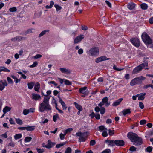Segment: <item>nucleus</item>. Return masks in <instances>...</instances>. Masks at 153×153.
Masks as SVG:
<instances>
[{
	"label": "nucleus",
	"mask_w": 153,
	"mask_h": 153,
	"mask_svg": "<svg viewBox=\"0 0 153 153\" xmlns=\"http://www.w3.org/2000/svg\"><path fill=\"white\" fill-rule=\"evenodd\" d=\"M127 136L131 141L133 143V145L139 146L142 144V139L139 137L137 134L130 132L127 134Z\"/></svg>",
	"instance_id": "1"
},
{
	"label": "nucleus",
	"mask_w": 153,
	"mask_h": 153,
	"mask_svg": "<svg viewBox=\"0 0 153 153\" xmlns=\"http://www.w3.org/2000/svg\"><path fill=\"white\" fill-rule=\"evenodd\" d=\"M50 97L48 96L45 97L43 102L40 103L39 106V111L43 112L45 110H50L51 109V107L49 104V100Z\"/></svg>",
	"instance_id": "2"
},
{
	"label": "nucleus",
	"mask_w": 153,
	"mask_h": 153,
	"mask_svg": "<svg viewBox=\"0 0 153 153\" xmlns=\"http://www.w3.org/2000/svg\"><path fill=\"white\" fill-rule=\"evenodd\" d=\"M89 134V132H85L83 133L79 132L76 133V136L79 137V140L80 142H85Z\"/></svg>",
	"instance_id": "3"
},
{
	"label": "nucleus",
	"mask_w": 153,
	"mask_h": 153,
	"mask_svg": "<svg viewBox=\"0 0 153 153\" xmlns=\"http://www.w3.org/2000/svg\"><path fill=\"white\" fill-rule=\"evenodd\" d=\"M148 66V63L147 62H145L142 63L138 66L136 67L132 71L133 74H136L139 72L141 71L142 69L144 68L145 69H148V68H145V66Z\"/></svg>",
	"instance_id": "4"
},
{
	"label": "nucleus",
	"mask_w": 153,
	"mask_h": 153,
	"mask_svg": "<svg viewBox=\"0 0 153 153\" xmlns=\"http://www.w3.org/2000/svg\"><path fill=\"white\" fill-rule=\"evenodd\" d=\"M142 38L143 42L146 44H150L152 42V39L145 32L142 34Z\"/></svg>",
	"instance_id": "5"
},
{
	"label": "nucleus",
	"mask_w": 153,
	"mask_h": 153,
	"mask_svg": "<svg viewBox=\"0 0 153 153\" xmlns=\"http://www.w3.org/2000/svg\"><path fill=\"white\" fill-rule=\"evenodd\" d=\"M145 78L142 76L136 78L132 80L130 83L131 86H134L136 84H140L142 82V80H144Z\"/></svg>",
	"instance_id": "6"
},
{
	"label": "nucleus",
	"mask_w": 153,
	"mask_h": 153,
	"mask_svg": "<svg viewBox=\"0 0 153 153\" xmlns=\"http://www.w3.org/2000/svg\"><path fill=\"white\" fill-rule=\"evenodd\" d=\"M99 50L97 47H94L91 48L89 51V53L91 56L95 55L99 52Z\"/></svg>",
	"instance_id": "7"
},
{
	"label": "nucleus",
	"mask_w": 153,
	"mask_h": 153,
	"mask_svg": "<svg viewBox=\"0 0 153 153\" xmlns=\"http://www.w3.org/2000/svg\"><path fill=\"white\" fill-rule=\"evenodd\" d=\"M27 38L25 37L18 36H16L15 37L12 38L11 40L13 42H15L16 41L19 42L22 40H25Z\"/></svg>",
	"instance_id": "8"
},
{
	"label": "nucleus",
	"mask_w": 153,
	"mask_h": 153,
	"mask_svg": "<svg viewBox=\"0 0 153 153\" xmlns=\"http://www.w3.org/2000/svg\"><path fill=\"white\" fill-rule=\"evenodd\" d=\"M84 38V36L83 35H80L77 36L74 40V43L77 44L80 42Z\"/></svg>",
	"instance_id": "9"
},
{
	"label": "nucleus",
	"mask_w": 153,
	"mask_h": 153,
	"mask_svg": "<svg viewBox=\"0 0 153 153\" xmlns=\"http://www.w3.org/2000/svg\"><path fill=\"white\" fill-rule=\"evenodd\" d=\"M131 40L132 43L135 46L138 47L140 45L139 41L138 39H131Z\"/></svg>",
	"instance_id": "10"
},
{
	"label": "nucleus",
	"mask_w": 153,
	"mask_h": 153,
	"mask_svg": "<svg viewBox=\"0 0 153 153\" xmlns=\"http://www.w3.org/2000/svg\"><path fill=\"white\" fill-rule=\"evenodd\" d=\"M105 142L107 143L108 145L112 146H114L116 143L115 140H107L105 141Z\"/></svg>",
	"instance_id": "11"
},
{
	"label": "nucleus",
	"mask_w": 153,
	"mask_h": 153,
	"mask_svg": "<svg viewBox=\"0 0 153 153\" xmlns=\"http://www.w3.org/2000/svg\"><path fill=\"white\" fill-rule=\"evenodd\" d=\"M32 99L35 100H37L41 99V96L37 94L33 93L32 94Z\"/></svg>",
	"instance_id": "12"
},
{
	"label": "nucleus",
	"mask_w": 153,
	"mask_h": 153,
	"mask_svg": "<svg viewBox=\"0 0 153 153\" xmlns=\"http://www.w3.org/2000/svg\"><path fill=\"white\" fill-rule=\"evenodd\" d=\"M115 143L117 146H121L124 145V142L122 140H115Z\"/></svg>",
	"instance_id": "13"
},
{
	"label": "nucleus",
	"mask_w": 153,
	"mask_h": 153,
	"mask_svg": "<svg viewBox=\"0 0 153 153\" xmlns=\"http://www.w3.org/2000/svg\"><path fill=\"white\" fill-rule=\"evenodd\" d=\"M48 144L45 146H43V147H45L46 148L49 149L52 147V146L55 145L56 144L55 143L52 142L51 140H48Z\"/></svg>",
	"instance_id": "14"
},
{
	"label": "nucleus",
	"mask_w": 153,
	"mask_h": 153,
	"mask_svg": "<svg viewBox=\"0 0 153 153\" xmlns=\"http://www.w3.org/2000/svg\"><path fill=\"white\" fill-rule=\"evenodd\" d=\"M60 71L63 73H65L67 74H70L71 73L70 70L68 69L65 68H60L59 69Z\"/></svg>",
	"instance_id": "15"
},
{
	"label": "nucleus",
	"mask_w": 153,
	"mask_h": 153,
	"mask_svg": "<svg viewBox=\"0 0 153 153\" xmlns=\"http://www.w3.org/2000/svg\"><path fill=\"white\" fill-rule=\"evenodd\" d=\"M146 94V93H142L141 94H137L138 95V100H143L145 98V96Z\"/></svg>",
	"instance_id": "16"
},
{
	"label": "nucleus",
	"mask_w": 153,
	"mask_h": 153,
	"mask_svg": "<svg viewBox=\"0 0 153 153\" xmlns=\"http://www.w3.org/2000/svg\"><path fill=\"white\" fill-rule=\"evenodd\" d=\"M123 100V98H121L117 100L116 101L114 102L112 104V105L114 106H116L119 105Z\"/></svg>",
	"instance_id": "17"
},
{
	"label": "nucleus",
	"mask_w": 153,
	"mask_h": 153,
	"mask_svg": "<svg viewBox=\"0 0 153 153\" xmlns=\"http://www.w3.org/2000/svg\"><path fill=\"white\" fill-rule=\"evenodd\" d=\"M108 99L107 97H104L102 100V102L105 104V106L107 107L109 106L110 105V102H108Z\"/></svg>",
	"instance_id": "18"
},
{
	"label": "nucleus",
	"mask_w": 153,
	"mask_h": 153,
	"mask_svg": "<svg viewBox=\"0 0 153 153\" xmlns=\"http://www.w3.org/2000/svg\"><path fill=\"white\" fill-rule=\"evenodd\" d=\"M135 7V4L131 2L129 3L127 5V7L130 10L134 9Z\"/></svg>",
	"instance_id": "19"
},
{
	"label": "nucleus",
	"mask_w": 153,
	"mask_h": 153,
	"mask_svg": "<svg viewBox=\"0 0 153 153\" xmlns=\"http://www.w3.org/2000/svg\"><path fill=\"white\" fill-rule=\"evenodd\" d=\"M122 113L124 116L126 115L127 114H130L131 113L130 109H124L122 111Z\"/></svg>",
	"instance_id": "20"
},
{
	"label": "nucleus",
	"mask_w": 153,
	"mask_h": 153,
	"mask_svg": "<svg viewBox=\"0 0 153 153\" xmlns=\"http://www.w3.org/2000/svg\"><path fill=\"white\" fill-rule=\"evenodd\" d=\"M35 82H31L27 84L28 88L30 89H31L33 88V86L35 85Z\"/></svg>",
	"instance_id": "21"
},
{
	"label": "nucleus",
	"mask_w": 153,
	"mask_h": 153,
	"mask_svg": "<svg viewBox=\"0 0 153 153\" xmlns=\"http://www.w3.org/2000/svg\"><path fill=\"white\" fill-rule=\"evenodd\" d=\"M40 88V85L39 82H37L35 84L34 87V89L35 91L38 92Z\"/></svg>",
	"instance_id": "22"
},
{
	"label": "nucleus",
	"mask_w": 153,
	"mask_h": 153,
	"mask_svg": "<svg viewBox=\"0 0 153 153\" xmlns=\"http://www.w3.org/2000/svg\"><path fill=\"white\" fill-rule=\"evenodd\" d=\"M74 104L76 107V108L79 111H82V107L78 104L76 102L74 103Z\"/></svg>",
	"instance_id": "23"
},
{
	"label": "nucleus",
	"mask_w": 153,
	"mask_h": 153,
	"mask_svg": "<svg viewBox=\"0 0 153 153\" xmlns=\"http://www.w3.org/2000/svg\"><path fill=\"white\" fill-rule=\"evenodd\" d=\"M0 72L1 71L10 72V70L4 67H0Z\"/></svg>",
	"instance_id": "24"
},
{
	"label": "nucleus",
	"mask_w": 153,
	"mask_h": 153,
	"mask_svg": "<svg viewBox=\"0 0 153 153\" xmlns=\"http://www.w3.org/2000/svg\"><path fill=\"white\" fill-rule=\"evenodd\" d=\"M86 89V87H84L82 88H81L79 89V91L80 93L85 94L86 92L85 90Z\"/></svg>",
	"instance_id": "25"
},
{
	"label": "nucleus",
	"mask_w": 153,
	"mask_h": 153,
	"mask_svg": "<svg viewBox=\"0 0 153 153\" xmlns=\"http://www.w3.org/2000/svg\"><path fill=\"white\" fill-rule=\"evenodd\" d=\"M49 30H46L42 31L39 34V37H41L44 35L46 33H48L49 32Z\"/></svg>",
	"instance_id": "26"
},
{
	"label": "nucleus",
	"mask_w": 153,
	"mask_h": 153,
	"mask_svg": "<svg viewBox=\"0 0 153 153\" xmlns=\"http://www.w3.org/2000/svg\"><path fill=\"white\" fill-rule=\"evenodd\" d=\"M25 129L28 131H33L35 129L34 126H29L27 127H25Z\"/></svg>",
	"instance_id": "27"
},
{
	"label": "nucleus",
	"mask_w": 153,
	"mask_h": 153,
	"mask_svg": "<svg viewBox=\"0 0 153 153\" xmlns=\"http://www.w3.org/2000/svg\"><path fill=\"white\" fill-rule=\"evenodd\" d=\"M148 7L147 4L145 3H143L141 5V8L143 10H146Z\"/></svg>",
	"instance_id": "28"
},
{
	"label": "nucleus",
	"mask_w": 153,
	"mask_h": 153,
	"mask_svg": "<svg viewBox=\"0 0 153 153\" xmlns=\"http://www.w3.org/2000/svg\"><path fill=\"white\" fill-rule=\"evenodd\" d=\"M10 110V108L6 106L4 108L3 111L4 113H6V112L9 111Z\"/></svg>",
	"instance_id": "29"
},
{
	"label": "nucleus",
	"mask_w": 153,
	"mask_h": 153,
	"mask_svg": "<svg viewBox=\"0 0 153 153\" xmlns=\"http://www.w3.org/2000/svg\"><path fill=\"white\" fill-rule=\"evenodd\" d=\"M16 123L19 125H21L23 123L22 120L19 118H16Z\"/></svg>",
	"instance_id": "30"
},
{
	"label": "nucleus",
	"mask_w": 153,
	"mask_h": 153,
	"mask_svg": "<svg viewBox=\"0 0 153 153\" xmlns=\"http://www.w3.org/2000/svg\"><path fill=\"white\" fill-rule=\"evenodd\" d=\"M107 129H105V130L103 131L102 135L104 137H106L108 135Z\"/></svg>",
	"instance_id": "31"
},
{
	"label": "nucleus",
	"mask_w": 153,
	"mask_h": 153,
	"mask_svg": "<svg viewBox=\"0 0 153 153\" xmlns=\"http://www.w3.org/2000/svg\"><path fill=\"white\" fill-rule=\"evenodd\" d=\"M32 139V138L30 137H25L24 139L25 142H29Z\"/></svg>",
	"instance_id": "32"
},
{
	"label": "nucleus",
	"mask_w": 153,
	"mask_h": 153,
	"mask_svg": "<svg viewBox=\"0 0 153 153\" xmlns=\"http://www.w3.org/2000/svg\"><path fill=\"white\" fill-rule=\"evenodd\" d=\"M66 144V142H63L61 143H60L59 144H57L56 145V147L57 148H59L61 146H63L65 145Z\"/></svg>",
	"instance_id": "33"
},
{
	"label": "nucleus",
	"mask_w": 153,
	"mask_h": 153,
	"mask_svg": "<svg viewBox=\"0 0 153 153\" xmlns=\"http://www.w3.org/2000/svg\"><path fill=\"white\" fill-rule=\"evenodd\" d=\"M22 134H16L14 136V138L15 139L17 140L21 138L22 137Z\"/></svg>",
	"instance_id": "34"
},
{
	"label": "nucleus",
	"mask_w": 153,
	"mask_h": 153,
	"mask_svg": "<svg viewBox=\"0 0 153 153\" xmlns=\"http://www.w3.org/2000/svg\"><path fill=\"white\" fill-rule=\"evenodd\" d=\"M36 149L38 153H43L45 151V149H41L37 148Z\"/></svg>",
	"instance_id": "35"
},
{
	"label": "nucleus",
	"mask_w": 153,
	"mask_h": 153,
	"mask_svg": "<svg viewBox=\"0 0 153 153\" xmlns=\"http://www.w3.org/2000/svg\"><path fill=\"white\" fill-rule=\"evenodd\" d=\"M71 149L70 147H68L66 149L65 152V153H71Z\"/></svg>",
	"instance_id": "36"
},
{
	"label": "nucleus",
	"mask_w": 153,
	"mask_h": 153,
	"mask_svg": "<svg viewBox=\"0 0 153 153\" xmlns=\"http://www.w3.org/2000/svg\"><path fill=\"white\" fill-rule=\"evenodd\" d=\"M9 10L11 12H13L16 11L17 9L16 7H13L10 8L9 9Z\"/></svg>",
	"instance_id": "37"
},
{
	"label": "nucleus",
	"mask_w": 153,
	"mask_h": 153,
	"mask_svg": "<svg viewBox=\"0 0 153 153\" xmlns=\"http://www.w3.org/2000/svg\"><path fill=\"white\" fill-rule=\"evenodd\" d=\"M59 116L58 114H56V115H54L53 117V120L54 122H56L57 119L58 118Z\"/></svg>",
	"instance_id": "38"
},
{
	"label": "nucleus",
	"mask_w": 153,
	"mask_h": 153,
	"mask_svg": "<svg viewBox=\"0 0 153 153\" xmlns=\"http://www.w3.org/2000/svg\"><path fill=\"white\" fill-rule=\"evenodd\" d=\"M96 141L94 140H91L90 142V146H93L95 145L96 144Z\"/></svg>",
	"instance_id": "39"
},
{
	"label": "nucleus",
	"mask_w": 153,
	"mask_h": 153,
	"mask_svg": "<svg viewBox=\"0 0 153 153\" xmlns=\"http://www.w3.org/2000/svg\"><path fill=\"white\" fill-rule=\"evenodd\" d=\"M99 129L100 131H103L105 130V129H107L106 128H105V127L104 126H100L99 127Z\"/></svg>",
	"instance_id": "40"
},
{
	"label": "nucleus",
	"mask_w": 153,
	"mask_h": 153,
	"mask_svg": "<svg viewBox=\"0 0 153 153\" xmlns=\"http://www.w3.org/2000/svg\"><path fill=\"white\" fill-rule=\"evenodd\" d=\"M64 82L65 84L66 85H71V83L68 80L65 79Z\"/></svg>",
	"instance_id": "41"
},
{
	"label": "nucleus",
	"mask_w": 153,
	"mask_h": 153,
	"mask_svg": "<svg viewBox=\"0 0 153 153\" xmlns=\"http://www.w3.org/2000/svg\"><path fill=\"white\" fill-rule=\"evenodd\" d=\"M113 68L114 70H116L118 71H120L124 69V68H117L116 66L115 65H114Z\"/></svg>",
	"instance_id": "42"
},
{
	"label": "nucleus",
	"mask_w": 153,
	"mask_h": 153,
	"mask_svg": "<svg viewBox=\"0 0 153 153\" xmlns=\"http://www.w3.org/2000/svg\"><path fill=\"white\" fill-rule=\"evenodd\" d=\"M54 6L55 7L57 11H58L62 9V7L56 4Z\"/></svg>",
	"instance_id": "43"
},
{
	"label": "nucleus",
	"mask_w": 153,
	"mask_h": 153,
	"mask_svg": "<svg viewBox=\"0 0 153 153\" xmlns=\"http://www.w3.org/2000/svg\"><path fill=\"white\" fill-rule=\"evenodd\" d=\"M1 85L2 86H4V88H5V86L7 85V83L6 80L3 81V82H2V84H1Z\"/></svg>",
	"instance_id": "44"
},
{
	"label": "nucleus",
	"mask_w": 153,
	"mask_h": 153,
	"mask_svg": "<svg viewBox=\"0 0 153 153\" xmlns=\"http://www.w3.org/2000/svg\"><path fill=\"white\" fill-rule=\"evenodd\" d=\"M129 150L131 151H135L136 150V148L133 146H131Z\"/></svg>",
	"instance_id": "45"
},
{
	"label": "nucleus",
	"mask_w": 153,
	"mask_h": 153,
	"mask_svg": "<svg viewBox=\"0 0 153 153\" xmlns=\"http://www.w3.org/2000/svg\"><path fill=\"white\" fill-rule=\"evenodd\" d=\"M29 112L28 109H25L23 111V113L25 115L27 114Z\"/></svg>",
	"instance_id": "46"
},
{
	"label": "nucleus",
	"mask_w": 153,
	"mask_h": 153,
	"mask_svg": "<svg viewBox=\"0 0 153 153\" xmlns=\"http://www.w3.org/2000/svg\"><path fill=\"white\" fill-rule=\"evenodd\" d=\"M111 150L109 149H107L103 151L102 153H110Z\"/></svg>",
	"instance_id": "47"
},
{
	"label": "nucleus",
	"mask_w": 153,
	"mask_h": 153,
	"mask_svg": "<svg viewBox=\"0 0 153 153\" xmlns=\"http://www.w3.org/2000/svg\"><path fill=\"white\" fill-rule=\"evenodd\" d=\"M35 30V29L33 28H30L27 30V32L28 34H29L33 32V31Z\"/></svg>",
	"instance_id": "48"
},
{
	"label": "nucleus",
	"mask_w": 153,
	"mask_h": 153,
	"mask_svg": "<svg viewBox=\"0 0 153 153\" xmlns=\"http://www.w3.org/2000/svg\"><path fill=\"white\" fill-rule=\"evenodd\" d=\"M7 80L9 83L13 84V81L12 79L9 77H7Z\"/></svg>",
	"instance_id": "49"
},
{
	"label": "nucleus",
	"mask_w": 153,
	"mask_h": 153,
	"mask_svg": "<svg viewBox=\"0 0 153 153\" xmlns=\"http://www.w3.org/2000/svg\"><path fill=\"white\" fill-rule=\"evenodd\" d=\"M146 121L145 120H141L140 122V124L141 125H143L145 124L146 123Z\"/></svg>",
	"instance_id": "50"
},
{
	"label": "nucleus",
	"mask_w": 153,
	"mask_h": 153,
	"mask_svg": "<svg viewBox=\"0 0 153 153\" xmlns=\"http://www.w3.org/2000/svg\"><path fill=\"white\" fill-rule=\"evenodd\" d=\"M100 113L101 114H103L105 112V108L104 107H102L101 108Z\"/></svg>",
	"instance_id": "51"
},
{
	"label": "nucleus",
	"mask_w": 153,
	"mask_h": 153,
	"mask_svg": "<svg viewBox=\"0 0 153 153\" xmlns=\"http://www.w3.org/2000/svg\"><path fill=\"white\" fill-rule=\"evenodd\" d=\"M139 106L140 107V108L141 109H143L144 108V105H143V104L141 102H139Z\"/></svg>",
	"instance_id": "52"
},
{
	"label": "nucleus",
	"mask_w": 153,
	"mask_h": 153,
	"mask_svg": "<svg viewBox=\"0 0 153 153\" xmlns=\"http://www.w3.org/2000/svg\"><path fill=\"white\" fill-rule=\"evenodd\" d=\"M38 63L37 62L35 61L30 66L31 68H33L36 67Z\"/></svg>",
	"instance_id": "53"
},
{
	"label": "nucleus",
	"mask_w": 153,
	"mask_h": 153,
	"mask_svg": "<svg viewBox=\"0 0 153 153\" xmlns=\"http://www.w3.org/2000/svg\"><path fill=\"white\" fill-rule=\"evenodd\" d=\"M151 87L153 89V86H152V85L149 84L146 85L144 86L143 87V88L144 89H147L148 87Z\"/></svg>",
	"instance_id": "54"
},
{
	"label": "nucleus",
	"mask_w": 153,
	"mask_h": 153,
	"mask_svg": "<svg viewBox=\"0 0 153 153\" xmlns=\"http://www.w3.org/2000/svg\"><path fill=\"white\" fill-rule=\"evenodd\" d=\"M100 58L101 59L102 61H104V60H108V59H109V58L107 59L106 57V56H101V57H100Z\"/></svg>",
	"instance_id": "55"
},
{
	"label": "nucleus",
	"mask_w": 153,
	"mask_h": 153,
	"mask_svg": "<svg viewBox=\"0 0 153 153\" xmlns=\"http://www.w3.org/2000/svg\"><path fill=\"white\" fill-rule=\"evenodd\" d=\"M42 57V55L41 54H37L35 56H34V58L35 59H37L39 58H41Z\"/></svg>",
	"instance_id": "56"
},
{
	"label": "nucleus",
	"mask_w": 153,
	"mask_h": 153,
	"mask_svg": "<svg viewBox=\"0 0 153 153\" xmlns=\"http://www.w3.org/2000/svg\"><path fill=\"white\" fill-rule=\"evenodd\" d=\"M147 151L149 152H150L152 150V148L150 146H149L146 148Z\"/></svg>",
	"instance_id": "57"
},
{
	"label": "nucleus",
	"mask_w": 153,
	"mask_h": 153,
	"mask_svg": "<svg viewBox=\"0 0 153 153\" xmlns=\"http://www.w3.org/2000/svg\"><path fill=\"white\" fill-rule=\"evenodd\" d=\"M109 134L110 136L114 134V131L111 130L110 129H109Z\"/></svg>",
	"instance_id": "58"
},
{
	"label": "nucleus",
	"mask_w": 153,
	"mask_h": 153,
	"mask_svg": "<svg viewBox=\"0 0 153 153\" xmlns=\"http://www.w3.org/2000/svg\"><path fill=\"white\" fill-rule=\"evenodd\" d=\"M101 61H102V60H101V59L100 57H98V58H97L95 60V62L97 63H99L100 62H101Z\"/></svg>",
	"instance_id": "59"
},
{
	"label": "nucleus",
	"mask_w": 153,
	"mask_h": 153,
	"mask_svg": "<svg viewBox=\"0 0 153 153\" xmlns=\"http://www.w3.org/2000/svg\"><path fill=\"white\" fill-rule=\"evenodd\" d=\"M83 51L82 49H79L78 51V53L79 54H81L83 53Z\"/></svg>",
	"instance_id": "60"
},
{
	"label": "nucleus",
	"mask_w": 153,
	"mask_h": 153,
	"mask_svg": "<svg viewBox=\"0 0 153 153\" xmlns=\"http://www.w3.org/2000/svg\"><path fill=\"white\" fill-rule=\"evenodd\" d=\"M9 121L11 124H15V123L12 118H10V119Z\"/></svg>",
	"instance_id": "61"
},
{
	"label": "nucleus",
	"mask_w": 153,
	"mask_h": 153,
	"mask_svg": "<svg viewBox=\"0 0 153 153\" xmlns=\"http://www.w3.org/2000/svg\"><path fill=\"white\" fill-rule=\"evenodd\" d=\"M65 135L61 133L60 134V137L61 140H63L64 138Z\"/></svg>",
	"instance_id": "62"
},
{
	"label": "nucleus",
	"mask_w": 153,
	"mask_h": 153,
	"mask_svg": "<svg viewBox=\"0 0 153 153\" xmlns=\"http://www.w3.org/2000/svg\"><path fill=\"white\" fill-rule=\"evenodd\" d=\"M105 2L106 3L107 5L110 8L111 7V5L110 2L108 1H106Z\"/></svg>",
	"instance_id": "63"
},
{
	"label": "nucleus",
	"mask_w": 153,
	"mask_h": 153,
	"mask_svg": "<svg viewBox=\"0 0 153 153\" xmlns=\"http://www.w3.org/2000/svg\"><path fill=\"white\" fill-rule=\"evenodd\" d=\"M95 111L97 112H99L100 111V108L98 106H96L95 108Z\"/></svg>",
	"instance_id": "64"
}]
</instances>
